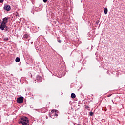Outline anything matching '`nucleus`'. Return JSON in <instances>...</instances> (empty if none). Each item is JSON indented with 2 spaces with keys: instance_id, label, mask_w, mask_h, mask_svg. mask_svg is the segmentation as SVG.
Masks as SVG:
<instances>
[{
  "instance_id": "f257e3e1",
  "label": "nucleus",
  "mask_w": 125,
  "mask_h": 125,
  "mask_svg": "<svg viewBox=\"0 0 125 125\" xmlns=\"http://www.w3.org/2000/svg\"><path fill=\"white\" fill-rule=\"evenodd\" d=\"M22 123L23 125H29V119L26 117H23L21 118V121L19 124Z\"/></svg>"
},
{
  "instance_id": "f03ea898",
  "label": "nucleus",
  "mask_w": 125,
  "mask_h": 125,
  "mask_svg": "<svg viewBox=\"0 0 125 125\" xmlns=\"http://www.w3.org/2000/svg\"><path fill=\"white\" fill-rule=\"evenodd\" d=\"M17 101L18 103L21 104L23 103V97H20L17 98Z\"/></svg>"
},
{
  "instance_id": "7ed1b4c3",
  "label": "nucleus",
  "mask_w": 125,
  "mask_h": 125,
  "mask_svg": "<svg viewBox=\"0 0 125 125\" xmlns=\"http://www.w3.org/2000/svg\"><path fill=\"white\" fill-rule=\"evenodd\" d=\"M6 27V24H4L1 23V25H0V29L2 31H3L5 29Z\"/></svg>"
},
{
  "instance_id": "20e7f679",
  "label": "nucleus",
  "mask_w": 125,
  "mask_h": 125,
  "mask_svg": "<svg viewBox=\"0 0 125 125\" xmlns=\"http://www.w3.org/2000/svg\"><path fill=\"white\" fill-rule=\"evenodd\" d=\"M4 10H6V11H10V9H11V8L10 6L7 5L4 6Z\"/></svg>"
},
{
  "instance_id": "39448f33",
  "label": "nucleus",
  "mask_w": 125,
  "mask_h": 125,
  "mask_svg": "<svg viewBox=\"0 0 125 125\" xmlns=\"http://www.w3.org/2000/svg\"><path fill=\"white\" fill-rule=\"evenodd\" d=\"M7 22H8V18L7 17H5L3 19V21L2 23L3 24H7Z\"/></svg>"
},
{
  "instance_id": "423d86ee",
  "label": "nucleus",
  "mask_w": 125,
  "mask_h": 125,
  "mask_svg": "<svg viewBox=\"0 0 125 125\" xmlns=\"http://www.w3.org/2000/svg\"><path fill=\"white\" fill-rule=\"evenodd\" d=\"M36 81L38 83H41L42 82V77L40 75H37L36 76Z\"/></svg>"
},
{
  "instance_id": "0eeeda50",
  "label": "nucleus",
  "mask_w": 125,
  "mask_h": 125,
  "mask_svg": "<svg viewBox=\"0 0 125 125\" xmlns=\"http://www.w3.org/2000/svg\"><path fill=\"white\" fill-rule=\"evenodd\" d=\"M28 38H29V35H28V34H25L23 36V40H24V41H26V40L28 39Z\"/></svg>"
},
{
  "instance_id": "6e6552de",
  "label": "nucleus",
  "mask_w": 125,
  "mask_h": 125,
  "mask_svg": "<svg viewBox=\"0 0 125 125\" xmlns=\"http://www.w3.org/2000/svg\"><path fill=\"white\" fill-rule=\"evenodd\" d=\"M71 98H73V99L76 98V94L75 93H71Z\"/></svg>"
},
{
  "instance_id": "1a4fd4ad",
  "label": "nucleus",
  "mask_w": 125,
  "mask_h": 125,
  "mask_svg": "<svg viewBox=\"0 0 125 125\" xmlns=\"http://www.w3.org/2000/svg\"><path fill=\"white\" fill-rule=\"evenodd\" d=\"M4 30L5 32H9V28H8L7 26H6Z\"/></svg>"
},
{
  "instance_id": "9d476101",
  "label": "nucleus",
  "mask_w": 125,
  "mask_h": 125,
  "mask_svg": "<svg viewBox=\"0 0 125 125\" xmlns=\"http://www.w3.org/2000/svg\"><path fill=\"white\" fill-rule=\"evenodd\" d=\"M104 14H107V13H108V8H105L104 9Z\"/></svg>"
},
{
  "instance_id": "9b49d317",
  "label": "nucleus",
  "mask_w": 125,
  "mask_h": 125,
  "mask_svg": "<svg viewBox=\"0 0 125 125\" xmlns=\"http://www.w3.org/2000/svg\"><path fill=\"white\" fill-rule=\"evenodd\" d=\"M15 61L16 62H20V58H19V57H17L15 59Z\"/></svg>"
},
{
  "instance_id": "f8f14e48",
  "label": "nucleus",
  "mask_w": 125,
  "mask_h": 125,
  "mask_svg": "<svg viewBox=\"0 0 125 125\" xmlns=\"http://www.w3.org/2000/svg\"><path fill=\"white\" fill-rule=\"evenodd\" d=\"M85 109H87V110H90V108H89V106L85 105Z\"/></svg>"
},
{
  "instance_id": "ddd939ff",
  "label": "nucleus",
  "mask_w": 125,
  "mask_h": 125,
  "mask_svg": "<svg viewBox=\"0 0 125 125\" xmlns=\"http://www.w3.org/2000/svg\"><path fill=\"white\" fill-rule=\"evenodd\" d=\"M8 40H9L8 37H5V38H4L3 41H8Z\"/></svg>"
},
{
  "instance_id": "4468645a",
  "label": "nucleus",
  "mask_w": 125,
  "mask_h": 125,
  "mask_svg": "<svg viewBox=\"0 0 125 125\" xmlns=\"http://www.w3.org/2000/svg\"><path fill=\"white\" fill-rule=\"evenodd\" d=\"M89 115H90V116H92L93 115V112H90V113H89Z\"/></svg>"
},
{
  "instance_id": "2eb2a0df",
  "label": "nucleus",
  "mask_w": 125,
  "mask_h": 125,
  "mask_svg": "<svg viewBox=\"0 0 125 125\" xmlns=\"http://www.w3.org/2000/svg\"><path fill=\"white\" fill-rule=\"evenodd\" d=\"M43 2L46 3L47 2V0H43Z\"/></svg>"
},
{
  "instance_id": "dca6fc26",
  "label": "nucleus",
  "mask_w": 125,
  "mask_h": 125,
  "mask_svg": "<svg viewBox=\"0 0 125 125\" xmlns=\"http://www.w3.org/2000/svg\"><path fill=\"white\" fill-rule=\"evenodd\" d=\"M54 111H55V113H58V110H57L56 109H55Z\"/></svg>"
},
{
  "instance_id": "f3484780",
  "label": "nucleus",
  "mask_w": 125,
  "mask_h": 125,
  "mask_svg": "<svg viewBox=\"0 0 125 125\" xmlns=\"http://www.w3.org/2000/svg\"><path fill=\"white\" fill-rule=\"evenodd\" d=\"M54 116H55V117H58V114L55 113Z\"/></svg>"
},
{
  "instance_id": "a211bd4d",
  "label": "nucleus",
  "mask_w": 125,
  "mask_h": 125,
  "mask_svg": "<svg viewBox=\"0 0 125 125\" xmlns=\"http://www.w3.org/2000/svg\"><path fill=\"white\" fill-rule=\"evenodd\" d=\"M3 2V0H0V3H2Z\"/></svg>"
},
{
  "instance_id": "6ab92c4d",
  "label": "nucleus",
  "mask_w": 125,
  "mask_h": 125,
  "mask_svg": "<svg viewBox=\"0 0 125 125\" xmlns=\"http://www.w3.org/2000/svg\"><path fill=\"white\" fill-rule=\"evenodd\" d=\"M58 42H59V43H61V40H59L58 41Z\"/></svg>"
},
{
  "instance_id": "aec40b11",
  "label": "nucleus",
  "mask_w": 125,
  "mask_h": 125,
  "mask_svg": "<svg viewBox=\"0 0 125 125\" xmlns=\"http://www.w3.org/2000/svg\"><path fill=\"white\" fill-rule=\"evenodd\" d=\"M54 109H53L51 110V113H54Z\"/></svg>"
},
{
  "instance_id": "412c9836",
  "label": "nucleus",
  "mask_w": 125,
  "mask_h": 125,
  "mask_svg": "<svg viewBox=\"0 0 125 125\" xmlns=\"http://www.w3.org/2000/svg\"><path fill=\"white\" fill-rule=\"evenodd\" d=\"M16 16L17 17H18V16H19V14H17V15H16Z\"/></svg>"
},
{
  "instance_id": "4be33fe9",
  "label": "nucleus",
  "mask_w": 125,
  "mask_h": 125,
  "mask_svg": "<svg viewBox=\"0 0 125 125\" xmlns=\"http://www.w3.org/2000/svg\"><path fill=\"white\" fill-rule=\"evenodd\" d=\"M77 125H82V124H77Z\"/></svg>"
},
{
  "instance_id": "5701e85b",
  "label": "nucleus",
  "mask_w": 125,
  "mask_h": 125,
  "mask_svg": "<svg viewBox=\"0 0 125 125\" xmlns=\"http://www.w3.org/2000/svg\"><path fill=\"white\" fill-rule=\"evenodd\" d=\"M111 95H108V97H110V96H111Z\"/></svg>"
},
{
  "instance_id": "b1692460",
  "label": "nucleus",
  "mask_w": 125,
  "mask_h": 125,
  "mask_svg": "<svg viewBox=\"0 0 125 125\" xmlns=\"http://www.w3.org/2000/svg\"><path fill=\"white\" fill-rule=\"evenodd\" d=\"M112 101L113 103H114V101H113V100H112Z\"/></svg>"
}]
</instances>
